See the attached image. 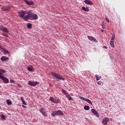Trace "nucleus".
<instances>
[{
    "label": "nucleus",
    "instance_id": "obj_2",
    "mask_svg": "<svg viewBox=\"0 0 125 125\" xmlns=\"http://www.w3.org/2000/svg\"><path fill=\"white\" fill-rule=\"evenodd\" d=\"M6 70H2V69L0 68V79H1L4 82V83H9V80L7 78H6V77H4L3 76V74L5 73Z\"/></svg>",
    "mask_w": 125,
    "mask_h": 125
},
{
    "label": "nucleus",
    "instance_id": "obj_23",
    "mask_svg": "<svg viewBox=\"0 0 125 125\" xmlns=\"http://www.w3.org/2000/svg\"><path fill=\"white\" fill-rule=\"evenodd\" d=\"M95 77H96L97 81H99V80H100V79H101V76L98 77V75H95Z\"/></svg>",
    "mask_w": 125,
    "mask_h": 125
},
{
    "label": "nucleus",
    "instance_id": "obj_29",
    "mask_svg": "<svg viewBox=\"0 0 125 125\" xmlns=\"http://www.w3.org/2000/svg\"><path fill=\"white\" fill-rule=\"evenodd\" d=\"M80 98L81 99H82V100H84V101H86V99L85 98H83V97L80 96Z\"/></svg>",
    "mask_w": 125,
    "mask_h": 125
},
{
    "label": "nucleus",
    "instance_id": "obj_10",
    "mask_svg": "<svg viewBox=\"0 0 125 125\" xmlns=\"http://www.w3.org/2000/svg\"><path fill=\"white\" fill-rule=\"evenodd\" d=\"M1 9L3 10V11H4L5 12H9L11 8L10 7H7V6H5V7H2Z\"/></svg>",
    "mask_w": 125,
    "mask_h": 125
},
{
    "label": "nucleus",
    "instance_id": "obj_18",
    "mask_svg": "<svg viewBox=\"0 0 125 125\" xmlns=\"http://www.w3.org/2000/svg\"><path fill=\"white\" fill-rule=\"evenodd\" d=\"M26 26L28 29H32V24L31 23H27Z\"/></svg>",
    "mask_w": 125,
    "mask_h": 125
},
{
    "label": "nucleus",
    "instance_id": "obj_25",
    "mask_svg": "<svg viewBox=\"0 0 125 125\" xmlns=\"http://www.w3.org/2000/svg\"><path fill=\"white\" fill-rule=\"evenodd\" d=\"M1 120H5V116L4 115H1Z\"/></svg>",
    "mask_w": 125,
    "mask_h": 125
},
{
    "label": "nucleus",
    "instance_id": "obj_9",
    "mask_svg": "<svg viewBox=\"0 0 125 125\" xmlns=\"http://www.w3.org/2000/svg\"><path fill=\"white\" fill-rule=\"evenodd\" d=\"M0 30H1L2 31H3V32L5 33H8L9 30L6 27H3V26H0Z\"/></svg>",
    "mask_w": 125,
    "mask_h": 125
},
{
    "label": "nucleus",
    "instance_id": "obj_34",
    "mask_svg": "<svg viewBox=\"0 0 125 125\" xmlns=\"http://www.w3.org/2000/svg\"><path fill=\"white\" fill-rule=\"evenodd\" d=\"M22 104H24V105H26V104H27L26 102H25V101L24 100V99H23V101L22 102Z\"/></svg>",
    "mask_w": 125,
    "mask_h": 125
},
{
    "label": "nucleus",
    "instance_id": "obj_41",
    "mask_svg": "<svg viewBox=\"0 0 125 125\" xmlns=\"http://www.w3.org/2000/svg\"><path fill=\"white\" fill-rule=\"evenodd\" d=\"M19 87H20V85H19Z\"/></svg>",
    "mask_w": 125,
    "mask_h": 125
},
{
    "label": "nucleus",
    "instance_id": "obj_17",
    "mask_svg": "<svg viewBox=\"0 0 125 125\" xmlns=\"http://www.w3.org/2000/svg\"><path fill=\"white\" fill-rule=\"evenodd\" d=\"M40 112H41L42 114L44 117H47V115L45 113V111L43 110H40Z\"/></svg>",
    "mask_w": 125,
    "mask_h": 125
},
{
    "label": "nucleus",
    "instance_id": "obj_40",
    "mask_svg": "<svg viewBox=\"0 0 125 125\" xmlns=\"http://www.w3.org/2000/svg\"><path fill=\"white\" fill-rule=\"evenodd\" d=\"M91 110H94V108H92V109H91Z\"/></svg>",
    "mask_w": 125,
    "mask_h": 125
},
{
    "label": "nucleus",
    "instance_id": "obj_8",
    "mask_svg": "<svg viewBox=\"0 0 125 125\" xmlns=\"http://www.w3.org/2000/svg\"><path fill=\"white\" fill-rule=\"evenodd\" d=\"M109 122V118L108 117H105L104 119L103 120V125H107L108 122Z\"/></svg>",
    "mask_w": 125,
    "mask_h": 125
},
{
    "label": "nucleus",
    "instance_id": "obj_36",
    "mask_svg": "<svg viewBox=\"0 0 125 125\" xmlns=\"http://www.w3.org/2000/svg\"><path fill=\"white\" fill-rule=\"evenodd\" d=\"M98 84H101L100 81H99V82H98Z\"/></svg>",
    "mask_w": 125,
    "mask_h": 125
},
{
    "label": "nucleus",
    "instance_id": "obj_11",
    "mask_svg": "<svg viewBox=\"0 0 125 125\" xmlns=\"http://www.w3.org/2000/svg\"><path fill=\"white\" fill-rule=\"evenodd\" d=\"M88 39L89 41H92V42H96L97 40L92 36H88Z\"/></svg>",
    "mask_w": 125,
    "mask_h": 125
},
{
    "label": "nucleus",
    "instance_id": "obj_38",
    "mask_svg": "<svg viewBox=\"0 0 125 125\" xmlns=\"http://www.w3.org/2000/svg\"><path fill=\"white\" fill-rule=\"evenodd\" d=\"M104 31V29H102V30H101V32H102V33H103Z\"/></svg>",
    "mask_w": 125,
    "mask_h": 125
},
{
    "label": "nucleus",
    "instance_id": "obj_37",
    "mask_svg": "<svg viewBox=\"0 0 125 125\" xmlns=\"http://www.w3.org/2000/svg\"><path fill=\"white\" fill-rule=\"evenodd\" d=\"M104 48H107V47H106V46H104Z\"/></svg>",
    "mask_w": 125,
    "mask_h": 125
},
{
    "label": "nucleus",
    "instance_id": "obj_3",
    "mask_svg": "<svg viewBox=\"0 0 125 125\" xmlns=\"http://www.w3.org/2000/svg\"><path fill=\"white\" fill-rule=\"evenodd\" d=\"M27 14V12L21 10L20 12H19V16L20 17H22L23 20L27 21L28 19L26 18V17H28V14L26 16H25Z\"/></svg>",
    "mask_w": 125,
    "mask_h": 125
},
{
    "label": "nucleus",
    "instance_id": "obj_26",
    "mask_svg": "<svg viewBox=\"0 0 125 125\" xmlns=\"http://www.w3.org/2000/svg\"><path fill=\"white\" fill-rule=\"evenodd\" d=\"M115 35L113 34L112 35V36L111 37V41H115Z\"/></svg>",
    "mask_w": 125,
    "mask_h": 125
},
{
    "label": "nucleus",
    "instance_id": "obj_14",
    "mask_svg": "<svg viewBox=\"0 0 125 125\" xmlns=\"http://www.w3.org/2000/svg\"><path fill=\"white\" fill-rule=\"evenodd\" d=\"M1 50L2 52L3 53H5V54H7V53L8 54H9V53H10L8 50L6 49V48H2Z\"/></svg>",
    "mask_w": 125,
    "mask_h": 125
},
{
    "label": "nucleus",
    "instance_id": "obj_31",
    "mask_svg": "<svg viewBox=\"0 0 125 125\" xmlns=\"http://www.w3.org/2000/svg\"><path fill=\"white\" fill-rule=\"evenodd\" d=\"M102 29H105L106 26L105 25V24H102Z\"/></svg>",
    "mask_w": 125,
    "mask_h": 125
},
{
    "label": "nucleus",
    "instance_id": "obj_1",
    "mask_svg": "<svg viewBox=\"0 0 125 125\" xmlns=\"http://www.w3.org/2000/svg\"><path fill=\"white\" fill-rule=\"evenodd\" d=\"M38 16L37 14H33L31 12H27V17H26V19L28 20H37L38 19Z\"/></svg>",
    "mask_w": 125,
    "mask_h": 125
},
{
    "label": "nucleus",
    "instance_id": "obj_32",
    "mask_svg": "<svg viewBox=\"0 0 125 125\" xmlns=\"http://www.w3.org/2000/svg\"><path fill=\"white\" fill-rule=\"evenodd\" d=\"M105 20L106 21H107V22H109V20L108 19L107 17H105Z\"/></svg>",
    "mask_w": 125,
    "mask_h": 125
},
{
    "label": "nucleus",
    "instance_id": "obj_5",
    "mask_svg": "<svg viewBox=\"0 0 125 125\" xmlns=\"http://www.w3.org/2000/svg\"><path fill=\"white\" fill-rule=\"evenodd\" d=\"M64 114L63 112H62L61 110H58L57 111H53L51 115L52 117H55V116H58V115H63Z\"/></svg>",
    "mask_w": 125,
    "mask_h": 125
},
{
    "label": "nucleus",
    "instance_id": "obj_15",
    "mask_svg": "<svg viewBox=\"0 0 125 125\" xmlns=\"http://www.w3.org/2000/svg\"><path fill=\"white\" fill-rule=\"evenodd\" d=\"M91 112H93L94 115H96V117H99V114L96 110H91Z\"/></svg>",
    "mask_w": 125,
    "mask_h": 125
},
{
    "label": "nucleus",
    "instance_id": "obj_35",
    "mask_svg": "<svg viewBox=\"0 0 125 125\" xmlns=\"http://www.w3.org/2000/svg\"><path fill=\"white\" fill-rule=\"evenodd\" d=\"M10 83H15V81H13V80H10Z\"/></svg>",
    "mask_w": 125,
    "mask_h": 125
},
{
    "label": "nucleus",
    "instance_id": "obj_22",
    "mask_svg": "<svg viewBox=\"0 0 125 125\" xmlns=\"http://www.w3.org/2000/svg\"><path fill=\"white\" fill-rule=\"evenodd\" d=\"M85 101L87 102L88 104H91V105H92V102H91V100L88 99H86Z\"/></svg>",
    "mask_w": 125,
    "mask_h": 125
},
{
    "label": "nucleus",
    "instance_id": "obj_28",
    "mask_svg": "<svg viewBox=\"0 0 125 125\" xmlns=\"http://www.w3.org/2000/svg\"><path fill=\"white\" fill-rule=\"evenodd\" d=\"M62 93H63V94L65 95H66L68 94V93H67L66 91L65 90V89H62Z\"/></svg>",
    "mask_w": 125,
    "mask_h": 125
},
{
    "label": "nucleus",
    "instance_id": "obj_39",
    "mask_svg": "<svg viewBox=\"0 0 125 125\" xmlns=\"http://www.w3.org/2000/svg\"><path fill=\"white\" fill-rule=\"evenodd\" d=\"M3 36H7V35L4 34L3 35Z\"/></svg>",
    "mask_w": 125,
    "mask_h": 125
},
{
    "label": "nucleus",
    "instance_id": "obj_6",
    "mask_svg": "<svg viewBox=\"0 0 125 125\" xmlns=\"http://www.w3.org/2000/svg\"><path fill=\"white\" fill-rule=\"evenodd\" d=\"M39 82L38 81H29L28 82V84L30 85V86H36L37 84H39Z\"/></svg>",
    "mask_w": 125,
    "mask_h": 125
},
{
    "label": "nucleus",
    "instance_id": "obj_13",
    "mask_svg": "<svg viewBox=\"0 0 125 125\" xmlns=\"http://www.w3.org/2000/svg\"><path fill=\"white\" fill-rule=\"evenodd\" d=\"M24 1V2H25V3L27 4V5H34V1H27V0H23Z\"/></svg>",
    "mask_w": 125,
    "mask_h": 125
},
{
    "label": "nucleus",
    "instance_id": "obj_27",
    "mask_svg": "<svg viewBox=\"0 0 125 125\" xmlns=\"http://www.w3.org/2000/svg\"><path fill=\"white\" fill-rule=\"evenodd\" d=\"M27 69L29 71H33V69L32 67H27Z\"/></svg>",
    "mask_w": 125,
    "mask_h": 125
},
{
    "label": "nucleus",
    "instance_id": "obj_12",
    "mask_svg": "<svg viewBox=\"0 0 125 125\" xmlns=\"http://www.w3.org/2000/svg\"><path fill=\"white\" fill-rule=\"evenodd\" d=\"M9 59V58H7V57H5L4 56L0 58V60H1L2 62H7V61H8Z\"/></svg>",
    "mask_w": 125,
    "mask_h": 125
},
{
    "label": "nucleus",
    "instance_id": "obj_30",
    "mask_svg": "<svg viewBox=\"0 0 125 125\" xmlns=\"http://www.w3.org/2000/svg\"><path fill=\"white\" fill-rule=\"evenodd\" d=\"M68 99H69V100H71L72 99V97H71V96L70 95H67V96Z\"/></svg>",
    "mask_w": 125,
    "mask_h": 125
},
{
    "label": "nucleus",
    "instance_id": "obj_20",
    "mask_svg": "<svg viewBox=\"0 0 125 125\" xmlns=\"http://www.w3.org/2000/svg\"><path fill=\"white\" fill-rule=\"evenodd\" d=\"M82 9L85 11V12H89V9L88 7H82Z\"/></svg>",
    "mask_w": 125,
    "mask_h": 125
},
{
    "label": "nucleus",
    "instance_id": "obj_21",
    "mask_svg": "<svg viewBox=\"0 0 125 125\" xmlns=\"http://www.w3.org/2000/svg\"><path fill=\"white\" fill-rule=\"evenodd\" d=\"M6 103H7V104H8V105H11V104H12L11 101L10 100V99H7V100H6Z\"/></svg>",
    "mask_w": 125,
    "mask_h": 125
},
{
    "label": "nucleus",
    "instance_id": "obj_16",
    "mask_svg": "<svg viewBox=\"0 0 125 125\" xmlns=\"http://www.w3.org/2000/svg\"><path fill=\"white\" fill-rule=\"evenodd\" d=\"M84 3H85V4H87V5H93V2H92V1H90V0H85L84 1Z\"/></svg>",
    "mask_w": 125,
    "mask_h": 125
},
{
    "label": "nucleus",
    "instance_id": "obj_33",
    "mask_svg": "<svg viewBox=\"0 0 125 125\" xmlns=\"http://www.w3.org/2000/svg\"><path fill=\"white\" fill-rule=\"evenodd\" d=\"M23 99H24V98H23V97H21V101H22V104L23 102Z\"/></svg>",
    "mask_w": 125,
    "mask_h": 125
},
{
    "label": "nucleus",
    "instance_id": "obj_19",
    "mask_svg": "<svg viewBox=\"0 0 125 125\" xmlns=\"http://www.w3.org/2000/svg\"><path fill=\"white\" fill-rule=\"evenodd\" d=\"M110 44L112 48H114V47H115V44H114V41H112V40H111V41H110Z\"/></svg>",
    "mask_w": 125,
    "mask_h": 125
},
{
    "label": "nucleus",
    "instance_id": "obj_4",
    "mask_svg": "<svg viewBox=\"0 0 125 125\" xmlns=\"http://www.w3.org/2000/svg\"><path fill=\"white\" fill-rule=\"evenodd\" d=\"M51 74L55 76V77L58 80H62L63 81H65V79L62 77V75H58V74L55 73V72H52Z\"/></svg>",
    "mask_w": 125,
    "mask_h": 125
},
{
    "label": "nucleus",
    "instance_id": "obj_7",
    "mask_svg": "<svg viewBox=\"0 0 125 125\" xmlns=\"http://www.w3.org/2000/svg\"><path fill=\"white\" fill-rule=\"evenodd\" d=\"M49 100L50 101L52 102V103H54V104H59V103L61 102L59 99L55 100L53 97H50Z\"/></svg>",
    "mask_w": 125,
    "mask_h": 125
},
{
    "label": "nucleus",
    "instance_id": "obj_24",
    "mask_svg": "<svg viewBox=\"0 0 125 125\" xmlns=\"http://www.w3.org/2000/svg\"><path fill=\"white\" fill-rule=\"evenodd\" d=\"M84 110H89L90 106H84Z\"/></svg>",
    "mask_w": 125,
    "mask_h": 125
},
{
    "label": "nucleus",
    "instance_id": "obj_42",
    "mask_svg": "<svg viewBox=\"0 0 125 125\" xmlns=\"http://www.w3.org/2000/svg\"><path fill=\"white\" fill-rule=\"evenodd\" d=\"M19 87H20V85H19Z\"/></svg>",
    "mask_w": 125,
    "mask_h": 125
}]
</instances>
